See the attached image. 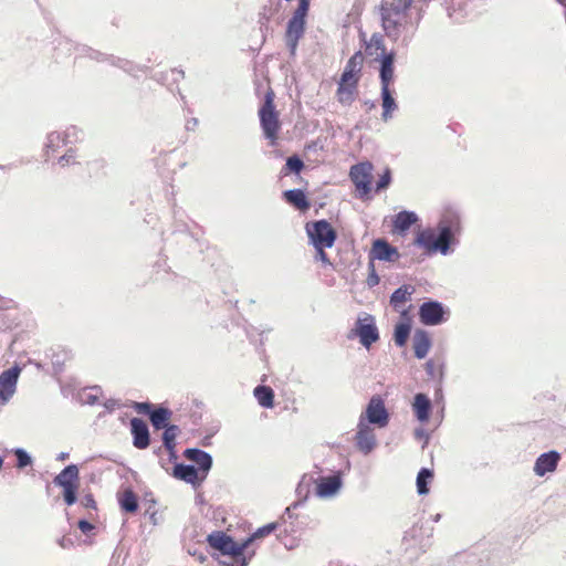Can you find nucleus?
Masks as SVG:
<instances>
[{
    "mask_svg": "<svg viewBox=\"0 0 566 566\" xmlns=\"http://www.w3.org/2000/svg\"><path fill=\"white\" fill-rule=\"evenodd\" d=\"M276 528L277 523H269L258 528L242 543H237L224 532L217 531L208 535L207 542L212 548L219 551L222 555L230 557L231 562L229 566H247L248 559L244 555V551L251 543L272 534Z\"/></svg>",
    "mask_w": 566,
    "mask_h": 566,
    "instance_id": "nucleus-1",
    "label": "nucleus"
},
{
    "mask_svg": "<svg viewBox=\"0 0 566 566\" xmlns=\"http://www.w3.org/2000/svg\"><path fill=\"white\" fill-rule=\"evenodd\" d=\"M363 64L364 56L360 51L353 54L347 61L336 90V98L342 105H350L356 99Z\"/></svg>",
    "mask_w": 566,
    "mask_h": 566,
    "instance_id": "nucleus-2",
    "label": "nucleus"
},
{
    "mask_svg": "<svg viewBox=\"0 0 566 566\" xmlns=\"http://www.w3.org/2000/svg\"><path fill=\"white\" fill-rule=\"evenodd\" d=\"M275 94L272 90L268 91L264 102L259 109V118L264 137L271 146H275L279 140V134L282 128L280 113L275 109Z\"/></svg>",
    "mask_w": 566,
    "mask_h": 566,
    "instance_id": "nucleus-3",
    "label": "nucleus"
},
{
    "mask_svg": "<svg viewBox=\"0 0 566 566\" xmlns=\"http://www.w3.org/2000/svg\"><path fill=\"white\" fill-rule=\"evenodd\" d=\"M452 233L450 228L444 227L437 235L433 230H423L418 233L413 244L424 249V255L429 256L440 251L446 254L449 250V244Z\"/></svg>",
    "mask_w": 566,
    "mask_h": 566,
    "instance_id": "nucleus-4",
    "label": "nucleus"
},
{
    "mask_svg": "<svg viewBox=\"0 0 566 566\" xmlns=\"http://www.w3.org/2000/svg\"><path fill=\"white\" fill-rule=\"evenodd\" d=\"M306 233L314 247L332 248L337 239V233L327 220L307 222Z\"/></svg>",
    "mask_w": 566,
    "mask_h": 566,
    "instance_id": "nucleus-5",
    "label": "nucleus"
},
{
    "mask_svg": "<svg viewBox=\"0 0 566 566\" xmlns=\"http://www.w3.org/2000/svg\"><path fill=\"white\" fill-rule=\"evenodd\" d=\"M389 412L385 406V400L379 395H375L370 398L366 409L360 413L359 420H364L365 423L377 428H385L389 423Z\"/></svg>",
    "mask_w": 566,
    "mask_h": 566,
    "instance_id": "nucleus-6",
    "label": "nucleus"
},
{
    "mask_svg": "<svg viewBox=\"0 0 566 566\" xmlns=\"http://www.w3.org/2000/svg\"><path fill=\"white\" fill-rule=\"evenodd\" d=\"M373 165L363 161L350 167L349 177L360 198L367 197L371 191Z\"/></svg>",
    "mask_w": 566,
    "mask_h": 566,
    "instance_id": "nucleus-7",
    "label": "nucleus"
},
{
    "mask_svg": "<svg viewBox=\"0 0 566 566\" xmlns=\"http://www.w3.org/2000/svg\"><path fill=\"white\" fill-rule=\"evenodd\" d=\"M55 483L64 489L63 496L67 505L76 501V492L80 486L78 469L75 464L66 467L56 478Z\"/></svg>",
    "mask_w": 566,
    "mask_h": 566,
    "instance_id": "nucleus-8",
    "label": "nucleus"
},
{
    "mask_svg": "<svg viewBox=\"0 0 566 566\" xmlns=\"http://www.w3.org/2000/svg\"><path fill=\"white\" fill-rule=\"evenodd\" d=\"M354 441L356 449L360 453L364 455L369 454L377 446V438L374 428L365 423L364 420H358Z\"/></svg>",
    "mask_w": 566,
    "mask_h": 566,
    "instance_id": "nucleus-9",
    "label": "nucleus"
},
{
    "mask_svg": "<svg viewBox=\"0 0 566 566\" xmlns=\"http://www.w3.org/2000/svg\"><path fill=\"white\" fill-rule=\"evenodd\" d=\"M399 3L402 6V9L394 3L386 2L381 4V21L387 33L396 30L402 15V10L410 6L411 0H399Z\"/></svg>",
    "mask_w": 566,
    "mask_h": 566,
    "instance_id": "nucleus-10",
    "label": "nucleus"
},
{
    "mask_svg": "<svg viewBox=\"0 0 566 566\" xmlns=\"http://www.w3.org/2000/svg\"><path fill=\"white\" fill-rule=\"evenodd\" d=\"M353 333L359 337L360 343L367 348L379 339L378 329L371 315L359 318Z\"/></svg>",
    "mask_w": 566,
    "mask_h": 566,
    "instance_id": "nucleus-11",
    "label": "nucleus"
},
{
    "mask_svg": "<svg viewBox=\"0 0 566 566\" xmlns=\"http://www.w3.org/2000/svg\"><path fill=\"white\" fill-rule=\"evenodd\" d=\"M315 494L327 499L337 494L342 488V473L338 471L332 475L319 476L315 481Z\"/></svg>",
    "mask_w": 566,
    "mask_h": 566,
    "instance_id": "nucleus-12",
    "label": "nucleus"
},
{
    "mask_svg": "<svg viewBox=\"0 0 566 566\" xmlns=\"http://www.w3.org/2000/svg\"><path fill=\"white\" fill-rule=\"evenodd\" d=\"M419 316L424 325H438L444 321V310L439 302H424L419 308Z\"/></svg>",
    "mask_w": 566,
    "mask_h": 566,
    "instance_id": "nucleus-13",
    "label": "nucleus"
},
{
    "mask_svg": "<svg viewBox=\"0 0 566 566\" xmlns=\"http://www.w3.org/2000/svg\"><path fill=\"white\" fill-rule=\"evenodd\" d=\"M400 254L398 250L390 245L384 239H377L373 242V247L370 250V259L387 261V262H396L398 261Z\"/></svg>",
    "mask_w": 566,
    "mask_h": 566,
    "instance_id": "nucleus-14",
    "label": "nucleus"
},
{
    "mask_svg": "<svg viewBox=\"0 0 566 566\" xmlns=\"http://www.w3.org/2000/svg\"><path fill=\"white\" fill-rule=\"evenodd\" d=\"M19 374L20 369L12 367L0 375V398L3 401H7L13 395Z\"/></svg>",
    "mask_w": 566,
    "mask_h": 566,
    "instance_id": "nucleus-15",
    "label": "nucleus"
},
{
    "mask_svg": "<svg viewBox=\"0 0 566 566\" xmlns=\"http://www.w3.org/2000/svg\"><path fill=\"white\" fill-rule=\"evenodd\" d=\"M130 431L133 434V443L138 449H145L149 446V430L147 423L139 419L130 420Z\"/></svg>",
    "mask_w": 566,
    "mask_h": 566,
    "instance_id": "nucleus-16",
    "label": "nucleus"
},
{
    "mask_svg": "<svg viewBox=\"0 0 566 566\" xmlns=\"http://www.w3.org/2000/svg\"><path fill=\"white\" fill-rule=\"evenodd\" d=\"M415 292V289L410 285H402L397 289L390 296V304L397 312H401V315L408 318V313L406 310H402V305L410 300L411 294Z\"/></svg>",
    "mask_w": 566,
    "mask_h": 566,
    "instance_id": "nucleus-17",
    "label": "nucleus"
},
{
    "mask_svg": "<svg viewBox=\"0 0 566 566\" xmlns=\"http://www.w3.org/2000/svg\"><path fill=\"white\" fill-rule=\"evenodd\" d=\"M431 401L424 394H417L413 398L412 410L416 418L424 423L429 420Z\"/></svg>",
    "mask_w": 566,
    "mask_h": 566,
    "instance_id": "nucleus-18",
    "label": "nucleus"
},
{
    "mask_svg": "<svg viewBox=\"0 0 566 566\" xmlns=\"http://www.w3.org/2000/svg\"><path fill=\"white\" fill-rule=\"evenodd\" d=\"M413 350L415 356L419 359H422L427 356L431 347V339L429 334L426 331L418 329L413 335Z\"/></svg>",
    "mask_w": 566,
    "mask_h": 566,
    "instance_id": "nucleus-19",
    "label": "nucleus"
},
{
    "mask_svg": "<svg viewBox=\"0 0 566 566\" xmlns=\"http://www.w3.org/2000/svg\"><path fill=\"white\" fill-rule=\"evenodd\" d=\"M283 198L287 203H290L300 211H306L311 207V203L306 195L301 189L286 190L283 192Z\"/></svg>",
    "mask_w": 566,
    "mask_h": 566,
    "instance_id": "nucleus-20",
    "label": "nucleus"
},
{
    "mask_svg": "<svg viewBox=\"0 0 566 566\" xmlns=\"http://www.w3.org/2000/svg\"><path fill=\"white\" fill-rule=\"evenodd\" d=\"M305 30V21L291 19L286 29V40L294 51L296 49L298 40L303 36Z\"/></svg>",
    "mask_w": 566,
    "mask_h": 566,
    "instance_id": "nucleus-21",
    "label": "nucleus"
},
{
    "mask_svg": "<svg viewBox=\"0 0 566 566\" xmlns=\"http://www.w3.org/2000/svg\"><path fill=\"white\" fill-rule=\"evenodd\" d=\"M394 61H395V54L392 52L384 55V57L381 60V67H380L381 87H390V84L394 80Z\"/></svg>",
    "mask_w": 566,
    "mask_h": 566,
    "instance_id": "nucleus-22",
    "label": "nucleus"
},
{
    "mask_svg": "<svg viewBox=\"0 0 566 566\" xmlns=\"http://www.w3.org/2000/svg\"><path fill=\"white\" fill-rule=\"evenodd\" d=\"M180 430L177 426L170 424L165 428V431L163 433V440L166 449L169 451V458L170 460H177L178 455L175 450L176 447V438L179 434Z\"/></svg>",
    "mask_w": 566,
    "mask_h": 566,
    "instance_id": "nucleus-23",
    "label": "nucleus"
},
{
    "mask_svg": "<svg viewBox=\"0 0 566 566\" xmlns=\"http://www.w3.org/2000/svg\"><path fill=\"white\" fill-rule=\"evenodd\" d=\"M418 220L416 213L402 211L396 214L394 219V232L402 233L407 231Z\"/></svg>",
    "mask_w": 566,
    "mask_h": 566,
    "instance_id": "nucleus-24",
    "label": "nucleus"
},
{
    "mask_svg": "<svg viewBox=\"0 0 566 566\" xmlns=\"http://www.w3.org/2000/svg\"><path fill=\"white\" fill-rule=\"evenodd\" d=\"M174 476L188 483L195 484L198 478V470L193 465L176 463L174 467Z\"/></svg>",
    "mask_w": 566,
    "mask_h": 566,
    "instance_id": "nucleus-25",
    "label": "nucleus"
},
{
    "mask_svg": "<svg viewBox=\"0 0 566 566\" xmlns=\"http://www.w3.org/2000/svg\"><path fill=\"white\" fill-rule=\"evenodd\" d=\"M118 504L120 509L128 513H135L138 510V499L136 494L127 489L118 494Z\"/></svg>",
    "mask_w": 566,
    "mask_h": 566,
    "instance_id": "nucleus-26",
    "label": "nucleus"
},
{
    "mask_svg": "<svg viewBox=\"0 0 566 566\" xmlns=\"http://www.w3.org/2000/svg\"><path fill=\"white\" fill-rule=\"evenodd\" d=\"M260 406L264 408H273L274 406V391L269 386H256L253 390Z\"/></svg>",
    "mask_w": 566,
    "mask_h": 566,
    "instance_id": "nucleus-27",
    "label": "nucleus"
},
{
    "mask_svg": "<svg viewBox=\"0 0 566 566\" xmlns=\"http://www.w3.org/2000/svg\"><path fill=\"white\" fill-rule=\"evenodd\" d=\"M171 418V411L167 408L159 407L150 412V422L156 429H165Z\"/></svg>",
    "mask_w": 566,
    "mask_h": 566,
    "instance_id": "nucleus-28",
    "label": "nucleus"
},
{
    "mask_svg": "<svg viewBox=\"0 0 566 566\" xmlns=\"http://www.w3.org/2000/svg\"><path fill=\"white\" fill-rule=\"evenodd\" d=\"M382 98V119L387 122L391 118L394 111L397 108L395 98L391 95L390 87H381Z\"/></svg>",
    "mask_w": 566,
    "mask_h": 566,
    "instance_id": "nucleus-29",
    "label": "nucleus"
},
{
    "mask_svg": "<svg viewBox=\"0 0 566 566\" xmlns=\"http://www.w3.org/2000/svg\"><path fill=\"white\" fill-rule=\"evenodd\" d=\"M366 53L370 56L386 55L384 38L379 33H374L369 42L366 44Z\"/></svg>",
    "mask_w": 566,
    "mask_h": 566,
    "instance_id": "nucleus-30",
    "label": "nucleus"
},
{
    "mask_svg": "<svg viewBox=\"0 0 566 566\" xmlns=\"http://www.w3.org/2000/svg\"><path fill=\"white\" fill-rule=\"evenodd\" d=\"M433 480V470L421 469L417 476V491L419 494H427L429 492L428 484Z\"/></svg>",
    "mask_w": 566,
    "mask_h": 566,
    "instance_id": "nucleus-31",
    "label": "nucleus"
},
{
    "mask_svg": "<svg viewBox=\"0 0 566 566\" xmlns=\"http://www.w3.org/2000/svg\"><path fill=\"white\" fill-rule=\"evenodd\" d=\"M304 168L303 160L297 156H291L286 159L285 166L282 169L284 176L290 175L291 172L298 174Z\"/></svg>",
    "mask_w": 566,
    "mask_h": 566,
    "instance_id": "nucleus-32",
    "label": "nucleus"
},
{
    "mask_svg": "<svg viewBox=\"0 0 566 566\" xmlns=\"http://www.w3.org/2000/svg\"><path fill=\"white\" fill-rule=\"evenodd\" d=\"M410 325L408 323H400L395 328V343L398 346H403L409 337Z\"/></svg>",
    "mask_w": 566,
    "mask_h": 566,
    "instance_id": "nucleus-33",
    "label": "nucleus"
},
{
    "mask_svg": "<svg viewBox=\"0 0 566 566\" xmlns=\"http://www.w3.org/2000/svg\"><path fill=\"white\" fill-rule=\"evenodd\" d=\"M184 455L188 460H212L210 454L199 449H187L185 450Z\"/></svg>",
    "mask_w": 566,
    "mask_h": 566,
    "instance_id": "nucleus-34",
    "label": "nucleus"
},
{
    "mask_svg": "<svg viewBox=\"0 0 566 566\" xmlns=\"http://www.w3.org/2000/svg\"><path fill=\"white\" fill-rule=\"evenodd\" d=\"M311 0H298V6L294 11L293 19L305 21V17L307 15L310 9Z\"/></svg>",
    "mask_w": 566,
    "mask_h": 566,
    "instance_id": "nucleus-35",
    "label": "nucleus"
},
{
    "mask_svg": "<svg viewBox=\"0 0 566 566\" xmlns=\"http://www.w3.org/2000/svg\"><path fill=\"white\" fill-rule=\"evenodd\" d=\"M557 462H535L534 471L537 475L543 476L547 472L556 470Z\"/></svg>",
    "mask_w": 566,
    "mask_h": 566,
    "instance_id": "nucleus-36",
    "label": "nucleus"
},
{
    "mask_svg": "<svg viewBox=\"0 0 566 566\" xmlns=\"http://www.w3.org/2000/svg\"><path fill=\"white\" fill-rule=\"evenodd\" d=\"M391 181V176H390V170L387 169L384 175L380 176L378 182H377V187H376V190L379 191L381 189H385L389 186Z\"/></svg>",
    "mask_w": 566,
    "mask_h": 566,
    "instance_id": "nucleus-37",
    "label": "nucleus"
},
{
    "mask_svg": "<svg viewBox=\"0 0 566 566\" xmlns=\"http://www.w3.org/2000/svg\"><path fill=\"white\" fill-rule=\"evenodd\" d=\"M314 248L316 250L315 260H318V261L323 262L324 264L331 265L328 255L325 252V249H327V247H314Z\"/></svg>",
    "mask_w": 566,
    "mask_h": 566,
    "instance_id": "nucleus-38",
    "label": "nucleus"
},
{
    "mask_svg": "<svg viewBox=\"0 0 566 566\" xmlns=\"http://www.w3.org/2000/svg\"><path fill=\"white\" fill-rule=\"evenodd\" d=\"M134 409L138 413H145V415H149V416H150V412H153L151 403H149V402H136L134 405Z\"/></svg>",
    "mask_w": 566,
    "mask_h": 566,
    "instance_id": "nucleus-39",
    "label": "nucleus"
},
{
    "mask_svg": "<svg viewBox=\"0 0 566 566\" xmlns=\"http://www.w3.org/2000/svg\"><path fill=\"white\" fill-rule=\"evenodd\" d=\"M77 526L82 531V533H84V534L90 533L94 528V525L92 523H90L88 521H85V520L78 521Z\"/></svg>",
    "mask_w": 566,
    "mask_h": 566,
    "instance_id": "nucleus-40",
    "label": "nucleus"
},
{
    "mask_svg": "<svg viewBox=\"0 0 566 566\" xmlns=\"http://www.w3.org/2000/svg\"><path fill=\"white\" fill-rule=\"evenodd\" d=\"M559 454L555 451L541 454L537 460H558Z\"/></svg>",
    "mask_w": 566,
    "mask_h": 566,
    "instance_id": "nucleus-41",
    "label": "nucleus"
},
{
    "mask_svg": "<svg viewBox=\"0 0 566 566\" xmlns=\"http://www.w3.org/2000/svg\"><path fill=\"white\" fill-rule=\"evenodd\" d=\"M14 454L17 457V460H31L27 452L22 449H17L14 451Z\"/></svg>",
    "mask_w": 566,
    "mask_h": 566,
    "instance_id": "nucleus-42",
    "label": "nucleus"
},
{
    "mask_svg": "<svg viewBox=\"0 0 566 566\" xmlns=\"http://www.w3.org/2000/svg\"><path fill=\"white\" fill-rule=\"evenodd\" d=\"M379 283V277L378 275L375 273V271L373 270V273L370 274V276L368 277V284L370 286H374V285H377Z\"/></svg>",
    "mask_w": 566,
    "mask_h": 566,
    "instance_id": "nucleus-43",
    "label": "nucleus"
},
{
    "mask_svg": "<svg viewBox=\"0 0 566 566\" xmlns=\"http://www.w3.org/2000/svg\"><path fill=\"white\" fill-rule=\"evenodd\" d=\"M434 363L429 360L426 363V369L430 375H433Z\"/></svg>",
    "mask_w": 566,
    "mask_h": 566,
    "instance_id": "nucleus-44",
    "label": "nucleus"
},
{
    "mask_svg": "<svg viewBox=\"0 0 566 566\" xmlns=\"http://www.w3.org/2000/svg\"><path fill=\"white\" fill-rule=\"evenodd\" d=\"M199 463L201 464V470L203 472H207L210 469L212 462L207 461V462H199Z\"/></svg>",
    "mask_w": 566,
    "mask_h": 566,
    "instance_id": "nucleus-45",
    "label": "nucleus"
},
{
    "mask_svg": "<svg viewBox=\"0 0 566 566\" xmlns=\"http://www.w3.org/2000/svg\"><path fill=\"white\" fill-rule=\"evenodd\" d=\"M69 458V453H60V455L57 457V460H66Z\"/></svg>",
    "mask_w": 566,
    "mask_h": 566,
    "instance_id": "nucleus-46",
    "label": "nucleus"
},
{
    "mask_svg": "<svg viewBox=\"0 0 566 566\" xmlns=\"http://www.w3.org/2000/svg\"><path fill=\"white\" fill-rule=\"evenodd\" d=\"M31 463H32V462H24V461H21V462H18V467H19V468H23V467H25V465H28V464H31Z\"/></svg>",
    "mask_w": 566,
    "mask_h": 566,
    "instance_id": "nucleus-47",
    "label": "nucleus"
},
{
    "mask_svg": "<svg viewBox=\"0 0 566 566\" xmlns=\"http://www.w3.org/2000/svg\"><path fill=\"white\" fill-rule=\"evenodd\" d=\"M559 4L566 7V0H556Z\"/></svg>",
    "mask_w": 566,
    "mask_h": 566,
    "instance_id": "nucleus-48",
    "label": "nucleus"
},
{
    "mask_svg": "<svg viewBox=\"0 0 566 566\" xmlns=\"http://www.w3.org/2000/svg\"><path fill=\"white\" fill-rule=\"evenodd\" d=\"M7 457H9V454L0 455V460H2V458H7Z\"/></svg>",
    "mask_w": 566,
    "mask_h": 566,
    "instance_id": "nucleus-49",
    "label": "nucleus"
},
{
    "mask_svg": "<svg viewBox=\"0 0 566 566\" xmlns=\"http://www.w3.org/2000/svg\"><path fill=\"white\" fill-rule=\"evenodd\" d=\"M94 503H95V502H94V500H92V499L88 501V504H94Z\"/></svg>",
    "mask_w": 566,
    "mask_h": 566,
    "instance_id": "nucleus-50",
    "label": "nucleus"
},
{
    "mask_svg": "<svg viewBox=\"0 0 566 566\" xmlns=\"http://www.w3.org/2000/svg\"><path fill=\"white\" fill-rule=\"evenodd\" d=\"M94 503H95V502H94V500H92V499L88 501V504H94Z\"/></svg>",
    "mask_w": 566,
    "mask_h": 566,
    "instance_id": "nucleus-51",
    "label": "nucleus"
},
{
    "mask_svg": "<svg viewBox=\"0 0 566 566\" xmlns=\"http://www.w3.org/2000/svg\"><path fill=\"white\" fill-rule=\"evenodd\" d=\"M2 464H3V462H0V470L2 469Z\"/></svg>",
    "mask_w": 566,
    "mask_h": 566,
    "instance_id": "nucleus-52",
    "label": "nucleus"
}]
</instances>
